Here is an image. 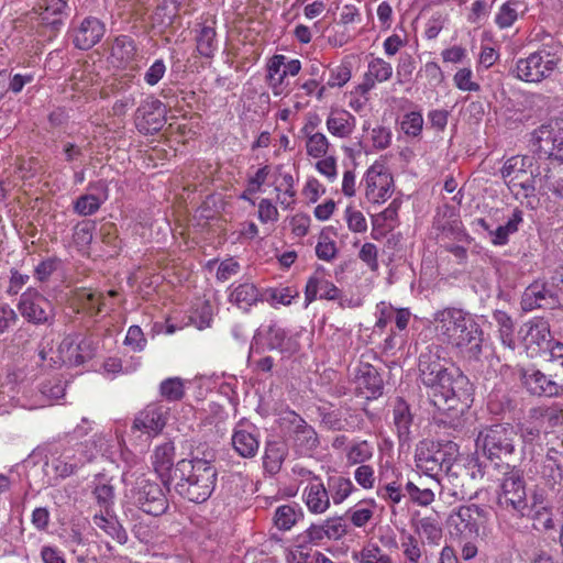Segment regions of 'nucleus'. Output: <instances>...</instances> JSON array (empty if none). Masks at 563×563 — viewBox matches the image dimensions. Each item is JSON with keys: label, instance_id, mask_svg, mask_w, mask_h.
<instances>
[{"label": "nucleus", "instance_id": "39", "mask_svg": "<svg viewBox=\"0 0 563 563\" xmlns=\"http://www.w3.org/2000/svg\"><path fill=\"white\" fill-rule=\"evenodd\" d=\"M412 421L413 416L409 405L402 398H397L393 406V423L400 442L409 440Z\"/></svg>", "mask_w": 563, "mask_h": 563}, {"label": "nucleus", "instance_id": "49", "mask_svg": "<svg viewBox=\"0 0 563 563\" xmlns=\"http://www.w3.org/2000/svg\"><path fill=\"white\" fill-rule=\"evenodd\" d=\"M285 457L286 449L283 444L276 442L267 443L263 456L264 470L272 475L278 473Z\"/></svg>", "mask_w": 563, "mask_h": 563}, {"label": "nucleus", "instance_id": "51", "mask_svg": "<svg viewBox=\"0 0 563 563\" xmlns=\"http://www.w3.org/2000/svg\"><path fill=\"white\" fill-rule=\"evenodd\" d=\"M405 492L411 503L421 507L431 505L435 498L432 487H426L422 484H416L411 481L405 484Z\"/></svg>", "mask_w": 563, "mask_h": 563}, {"label": "nucleus", "instance_id": "2", "mask_svg": "<svg viewBox=\"0 0 563 563\" xmlns=\"http://www.w3.org/2000/svg\"><path fill=\"white\" fill-rule=\"evenodd\" d=\"M437 340L464 358L478 360L483 351V330L475 318L466 310L445 307L432 316Z\"/></svg>", "mask_w": 563, "mask_h": 563}, {"label": "nucleus", "instance_id": "34", "mask_svg": "<svg viewBox=\"0 0 563 563\" xmlns=\"http://www.w3.org/2000/svg\"><path fill=\"white\" fill-rule=\"evenodd\" d=\"M340 294V289L333 283L316 274L311 276L306 284V307L314 301L318 296L320 299L336 300Z\"/></svg>", "mask_w": 563, "mask_h": 563}, {"label": "nucleus", "instance_id": "28", "mask_svg": "<svg viewBox=\"0 0 563 563\" xmlns=\"http://www.w3.org/2000/svg\"><path fill=\"white\" fill-rule=\"evenodd\" d=\"M104 31V25L99 19L88 16L75 31L74 44L80 49H89L102 38Z\"/></svg>", "mask_w": 563, "mask_h": 563}, {"label": "nucleus", "instance_id": "18", "mask_svg": "<svg viewBox=\"0 0 563 563\" xmlns=\"http://www.w3.org/2000/svg\"><path fill=\"white\" fill-rule=\"evenodd\" d=\"M166 108L156 98L145 99L136 110V126L141 132L154 133L162 129L165 123Z\"/></svg>", "mask_w": 563, "mask_h": 563}, {"label": "nucleus", "instance_id": "59", "mask_svg": "<svg viewBox=\"0 0 563 563\" xmlns=\"http://www.w3.org/2000/svg\"><path fill=\"white\" fill-rule=\"evenodd\" d=\"M141 366V358H132V365L123 366L122 361L118 357H109L103 363V371L110 375L129 374L136 371Z\"/></svg>", "mask_w": 563, "mask_h": 563}, {"label": "nucleus", "instance_id": "29", "mask_svg": "<svg viewBox=\"0 0 563 563\" xmlns=\"http://www.w3.org/2000/svg\"><path fill=\"white\" fill-rule=\"evenodd\" d=\"M302 501L312 515H323L331 506L330 496L323 481H314L302 489Z\"/></svg>", "mask_w": 563, "mask_h": 563}, {"label": "nucleus", "instance_id": "40", "mask_svg": "<svg viewBox=\"0 0 563 563\" xmlns=\"http://www.w3.org/2000/svg\"><path fill=\"white\" fill-rule=\"evenodd\" d=\"M75 302L90 317H96L106 307V295L90 288H80L75 294Z\"/></svg>", "mask_w": 563, "mask_h": 563}, {"label": "nucleus", "instance_id": "31", "mask_svg": "<svg viewBox=\"0 0 563 563\" xmlns=\"http://www.w3.org/2000/svg\"><path fill=\"white\" fill-rule=\"evenodd\" d=\"M400 563H431L426 544L412 533H402L399 539Z\"/></svg>", "mask_w": 563, "mask_h": 563}, {"label": "nucleus", "instance_id": "5", "mask_svg": "<svg viewBox=\"0 0 563 563\" xmlns=\"http://www.w3.org/2000/svg\"><path fill=\"white\" fill-rule=\"evenodd\" d=\"M517 432L510 423H496L481 429L475 440L476 450L488 460L501 461L514 455Z\"/></svg>", "mask_w": 563, "mask_h": 563}, {"label": "nucleus", "instance_id": "8", "mask_svg": "<svg viewBox=\"0 0 563 563\" xmlns=\"http://www.w3.org/2000/svg\"><path fill=\"white\" fill-rule=\"evenodd\" d=\"M303 333L302 329H286L276 322H272L267 327H262L254 335V345L252 350H276L282 354L292 355L300 350V338Z\"/></svg>", "mask_w": 563, "mask_h": 563}, {"label": "nucleus", "instance_id": "1", "mask_svg": "<svg viewBox=\"0 0 563 563\" xmlns=\"http://www.w3.org/2000/svg\"><path fill=\"white\" fill-rule=\"evenodd\" d=\"M443 349L432 344L419 356V377L428 389V396L439 410L450 411L468 398V378L459 368L450 366L442 356Z\"/></svg>", "mask_w": 563, "mask_h": 563}, {"label": "nucleus", "instance_id": "43", "mask_svg": "<svg viewBox=\"0 0 563 563\" xmlns=\"http://www.w3.org/2000/svg\"><path fill=\"white\" fill-rule=\"evenodd\" d=\"M328 493L330 501L334 505L343 504L357 489L351 478L343 475H334L328 478Z\"/></svg>", "mask_w": 563, "mask_h": 563}, {"label": "nucleus", "instance_id": "36", "mask_svg": "<svg viewBox=\"0 0 563 563\" xmlns=\"http://www.w3.org/2000/svg\"><path fill=\"white\" fill-rule=\"evenodd\" d=\"M356 384L366 398H377L383 393V379L371 364L360 366L356 374Z\"/></svg>", "mask_w": 563, "mask_h": 563}, {"label": "nucleus", "instance_id": "62", "mask_svg": "<svg viewBox=\"0 0 563 563\" xmlns=\"http://www.w3.org/2000/svg\"><path fill=\"white\" fill-rule=\"evenodd\" d=\"M95 225L90 222H80L74 229V242L79 249L87 247L93 238Z\"/></svg>", "mask_w": 563, "mask_h": 563}, {"label": "nucleus", "instance_id": "9", "mask_svg": "<svg viewBox=\"0 0 563 563\" xmlns=\"http://www.w3.org/2000/svg\"><path fill=\"white\" fill-rule=\"evenodd\" d=\"M456 448L448 443L440 445L430 441H422L416 449L415 462L418 470L439 485L437 476L442 471H450L455 460Z\"/></svg>", "mask_w": 563, "mask_h": 563}, {"label": "nucleus", "instance_id": "57", "mask_svg": "<svg viewBox=\"0 0 563 563\" xmlns=\"http://www.w3.org/2000/svg\"><path fill=\"white\" fill-rule=\"evenodd\" d=\"M42 15V20L51 24H55L57 19L55 16L60 15L67 7L66 0H41L38 3Z\"/></svg>", "mask_w": 563, "mask_h": 563}, {"label": "nucleus", "instance_id": "35", "mask_svg": "<svg viewBox=\"0 0 563 563\" xmlns=\"http://www.w3.org/2000/svg\"><path fill=\"white\" fill-rule=\"evenodd\" d=\"M550 299H552V291L548 288L547 283L536 280L525 289L520 305L522 310L532 311L547 307Z\"/></svg>", "mask_w": 563, "mask_h": 563}, {"label": "nucleus", "instance_id": "22", "mask_svg": "<svg viewBox=\"0 0 563 563\" xmlns=\"http://www.w3.org/2000/svg\"><path fill=\"white\" fill-rule=\"evenodd\" d=\"M231 443L234 451L241 457H254L260 449V434L256 427L247 423H239L233 430Z\"/></svg>", "mask_w": 563, "mask_h": 563}, {"label": "nucleus", "instance_id": "46", "mask_svg": "<svg viewBox=\"0 0 563 563\" xmlns=\"http://www.w3.org/2000/svg\"><path fill=\"white\" fill-rule=\"evenodd\" d=\"M351 556L354 563H394L376 542H366L360 550L352 551Z\"/></svg>", "mask_w": 563, "mask_h": 563}, {"label": "nucleus", "instance_id": "32", "mask_svg": "<svg viewBox=\"0 0 563 563\" xmlns=\"http://www.w3.org/2000/svg\"><path fill=\"white\" fill-rule=\"evenodd\" d=\"M539 150L563 163V131L554 133L548 125L540 126L534 132Z\"/></svg>", "mask_w": 563, "mask_h": 563}, {"label": "nucleus", "instance_id": "42", "mask_svg": "<svg viewBox=\"0 0 563 563\" xmlns=\"http://www.w3.org/2000/svg\"><path fill=\"white\" fill-rule=\"evenodd\" d=\"M93 525L104 531L109 537L124 544L128 541V534L124 528L120 525L118 519L110 514V511H101L96 514L92 518Z\"/></svg>", "mask_w": 563, "mask_h": 563}, {"label": "nucleus", "instance_id": "52", "mask_svg": "<svg viewBox=\"0 0 563 563\" xmlns=\"http://www.w3.org/2000/svg\"><path fill=\"white\" fill-rule=\"evenodd\" d=\"M498 325L499 339L504 346L515 350L514 323L511 318L504 311H496L493 316Z\"/></svg>", "mask_w": 563, "mask_h": 563}, {"label": "nucleus", "instance_id": "38", "mask_svg": "<svg viewBox=\"0 0 563 563\" xmlns=\"http://www.w3.org/2000/svg\"><path fill=\"white\" fill-rule=\"evenodd\" d=\"M276 200L279 206L287 210L296 203L295 179L288 172L278 168V177L275 183Z\"/></svg>", "mask_w": 563, "mask_h": 563}, {"label": "nucleus", "instance_id": "16", "mask_svg": "<svg viewBox=\"0 0 563 563\" xmlns=\"http://www.w3.org/2000/svg\"><path fill=\"white\" fill-rule=\"evenodd\" d=\"M364 184L365 197L369 202L383 203L393 194V176L384 164L371 165L364 175Z\"/></svg>", "mask_w": 563, "mask_h": 563}, {"label": "nucleus", "instance_id": "3", "mask_svg": "<svg viewBox=\"0 0 563 563\" xmlns=\"http://www.w3.org/2000/svg\"><path fill=\"white\" fill-rule=\"evenodd\" d=\"M174 477L176 492L189 501L200 504L214 490L217 470L206 459H184L176 464Z\"/></svg>", "mask_w": 563, "mask_h": 563}, {"label": "nucleus", "instance_id": "20", "mask_svg": "<svg viewBox=\"0 0 563 563\" xmlns=\"http://www.w3.org/2000/svg\"><path fill=\"white\" fill-rule=\"evenodd\" d=\"M88 189L93 192L81 195L74 202V211L81 217L95 214L109 199V188L104 180L89 183Z\"/></svg>", "mask_w": 563, "mask_h": 563}, {"label": "nucleus", "instance_id": "48", "mask_svg": "<svg viewBox=\"0 0 563 563\" xmlns=\"http://www.w3.org/2000/svg\"><path fill=\"white\" fill-rule=\"evenodd\" d=\"M302 517L303 514L297 505H282L275 510L274 522L277 529L288 531Z\"/></svg>", "mask_w": 563, "mask_h": 563}, {"label": "nucleus", "instance_id": "14", "mask_svg": "<svg viewBox=\"0 0 563 563\" xmlns=\"http://www.w3.org/2000/svg\"><path fill=\"white\" fill-rule=\"evenodd\" d=\"M529 357L541 356L552 344L550 324L542 318L526 322L519 331Z\"/></svg>", "mask_w": 563, "mask_h": 563}, {"label": "nucleus", "instance_id": "50", "mask_svg": "<svg viewBox=\"0 0 563 563\" xmlns=\"http://www.w3.org/2000/svg\"><path fill=\"white\" fill-rule=\"evenodd\" d=\"M216 30L211 26H202L197 36V51L202 57L211 58L218 51Z\"/></svg>", "mask_w": 563, "mask_h": 563}, {"label": "nucleus", "instance_id": "63", "mask_svg": "<svg viewBox=\"0 0 563 563\" xmlns=\"http://www.w3.org/2000/svg\"><path fill=\"white\" fill-rule=\"evenodd\" d=\"M316 254L320 260L331 261L336 255L335 242L330 239L324 232H321L319 241L316 246Z\"/></svg>", "mask_w": 563, "mask_h": 563}, {"label": "nucleus", "instance_id": "15", "mask_svg": "<svg viewBox=\"0 0 563 563\" xmlns=\"http://www.w3.org/2000/svg\"><path fill=\"white\" fill-rule=\"evenodd\" d=\"M528 157L512 156L508 158L500 169L501 177L515 195L522 194L528 197L534 190L532 173L527 170Z\"/></svg>", "mask_w": 563, "mask_h": 563}, {"label": "nucleus", "instance_id": "30", "mask_svg": "<svg viewBox=\"0 0 563 563\" xmlns=\"http://www.w3.org/2000/svg\"><path fill=\"white\" fill-rule=\"evenodd\" d=\"M522 220V212L519 209H515L507 222L496 229H493L485 219H477V224L488 233L494 245L501 246L508 243L509 235L518 231Z\"/></svg>", "mask_w": 563, "mask_h": 563}, {"label": "nucleus", "instance_id": "10", "mask_svg": "<svg viewBox=\"0 0 563 563\" xmlns=\"http://www.w3.org/2000/svg\"><path fill=\"white\" fill-rule=\"evenodd\" d=\"M126 497L143 512L155 517L165 514L169 506L165 490L147 478H139Z\"/></svg>", "mask_w": 563, "mask_h": 563}, {"label": "nucleus", "instance_id": "21", "mask_svg": "<svg viewBox=\"0 0 563 563\" xmlns=\"http://www.w3.org/2000/svg\"><path fill=\"white\" fill-rule=\"evenodd\" d=\"M167 415L168 409L165 406L158 404L148 405L135 417L133 428L147 435L155 437L166 426Z\"/></svg>", "mask_w": 563, "mask_h": 563}, {"label": "nucleus", "instance_id": "6", "mask_svg": "<svg viewBox=\"0 0 563 563\" xmlns=\"http://www.w3.org/2000/svg\"><path fill=\"white\" fill-rule=\"evenodd\" d=\"M92 355L90 342L80 334H68L56 349L40 351L41 360L49 367L78 366Z\"/></svg>", "mask_w": 563, "mask_h": 563}, {"label": "nucleus", "instance_id": "55", "mask_svg": "<svg viewBox=\"0 0 563 563\" xmlns=\"http://www.w3.org/2000/svg\"><path fill=\"white\" fill-rule=\"evenodd\" d=\"M423 122V117L420 111H411L402 117L400 129L407 136L417 137L422 132Z\"/></svg>", "mask_w": 563, "mask_h": 563}, {"label": "nucleus", "instance_id": "33", "mask_svg": "<svg viewBox=\"0 0 563 563\" xmlns=\"http://www.w3.org/2000/svg\"><path fill=\"white\" fill-rule=\"evenodd\" d=\"M229 301L238 308L247 311L261 299L258 288L250 282L233 283L228 288Z\"/></svg>", "mask_w": 563, "mask_h": 563}, {"label": "nucleus", "instance_id": "11", "mask_svg": "<svg viewBox=\"0 0 563 563\" xmlns=\"http://www.w3.org/2000/svg\"><path fill=\"white\" fill-rule=\"evenodd\" d=\"M498 506L514 515L523 516L528 508L527 493L521 472L512 467L505 474L498 494Z\"/></svg>", "mask_w": 563, "mask_h": 563}, {"label": "nucleus", "instance_id": "25", "mask_svg": "<svg viewBox=\"0 0 563 563\" xmlns=\"http://www.w3.org/2000/svg\"><path fill=\"white\" fill-rule=\"evenodd\" d=\"M175 445L167 441L157 445L152 455L153 467L165 486H169L174 477Z\"/></svg>", "mask_w": 563, "mask_h": 563}, {"label": "nucleus", "instance_id": "61", "mask_svg": "<svg viewBox=\"0 0 563 563\" xmlns=\"http://www.w3.org/2000/svg\"><path fill=\"white\" fill-rule=\"evenodd\" d=\"M322 523L329 540H340L346 534V525L341 517L328 518Z\"/></svg>", "mask_w": 563, "mask_h": 563}, {"label": "nucleus", "instance_id": "64", "mask_svg": "<svg viewBox=\"0 0 563 563\" xmlns=\"http://www.w3.org/2000/svg\"><path fill=\"white\" fill-rule=\"evenodd\" d=\"M146 338L139 325H131L128 329L126 335L124 338V344L131 347L134 352H141L146 346Z\"/></svg>", "mask_w": 563, "mask_h": 563}, {"label": "nucleus", "instance_id": "23", "mask_svg": "<svg viewBox=\"0 0 563 563\" xmlns=\"http://www.w3.org/2000/svg\"><path fill=\"white\" fill-rule=\"evenodd\" d=\"M376 495L391 506L399 505L406 497L401 473L394 468L390 474L382 472L376 486Z\"/></svg>", "mask_w": 563, "mask_h": 563}, {"label": "nucleus", "instance_id": "27", "mask_svg": "<svg viewBox=\"0 0 563 563\" xmlns=\"http://www.w3.org/2000/svg\"><path fill=\"white\" fill-rule=\"evenodd\" d=\"M325 126L332 136L347 139L356 128V118L345 109L331 108L325 120Z\"/></svg>", "mask_w": 563, "mask_h": 563}, {"label": "nucleus", "instance_id": "54", "mask_svg": "<svg viewBox=\"0 0 563 563\" xmlns=\"http://www.w3.org/2000/svg\"><path fill=\"white\" fill-rule=\"evenodd\" d=\"M473 70L471 67H462L453 75L454 86L464 92H478L481 85L473 79Z\"/></svg>", "mask_w": 563, "mask_h": 563}, {"label": "nucleus", "instance_id": "24", "mask_svg": "<svg viewBox=\"0 0 563 563\" xmlns=\"http://www.w3.org/2000/svg\"><path fill=\"white\" fill-rule=\"evenodd\" d=\"M393 66L382 57H374L367 64L362 82L355 88L356 93L367 95L377 84L388 81L393 76Z\"/></svg>", "mask_w": 563, "mask_h": 563}, {"label": "nucleus", "instance_id": "13", "mask_svg": "<svg viewBox=\"0 0 563 563\" xmlns=\"http://www.w3.org/2000/svg\"><path fill=\"white\" fill-rule=\"evenodd\" d=\"M301 70V62L283 54H275L266 63V81L274 96L286 90V78L295 77Z\"/></svg>", "mask_w": 563, "mask_h": 563}, {"label": "nucleus", "instance_id": "12", "mask_svg": "<svg viewBox=\"0 0 563 563\" xmlns=\"http://www.w3.org/2000/svg\"><path fill=\"white\" fill-rule=\"evenodd\" d=\"M18 310L34 324H51L55 317L52 302L34 288H27L20 296Z\"/></svg>", "mask_w": 563, "mask_h": 563}, {"label": "nucleus", "instance_id": "7", "mask_svg": "<svg viewBox=\"0 0 563 563\" xmlns=\"http://www.w3.org/2000/svg\"><path fill=\"white\" fill-rule=\"evenodd\" d=\"M560 62L561 56L556 52L542 47L527 57L519 58L512 74L521 81L539 84L553 75Z\"/></svg>", "mask_w": 563, "mask_h": 563}, {"label": "nucleus", "instance_id": "26", "mask_svg": "<svg viewBox=\"0 0 563 563\" xmlns=\"http://www.w3.org/2000/svg\"><path fill=\"white\" fill-rule=\"evenodd\" d=\"M286 419L291 424L294 441L302 453H308L319 445L317 432L299 415L290 411Z\"/></svg>", "mask_w": 563, "mask_h": 563}, {"label": "nucleus", "instance_id": "53", "mask_svg": "<svg viewBox=\"0 0 563 563\" xmlns=\"http://www.w3.org/2000/svg\"><path fill=\"white\" fill-rule=\"evenodd\" d=\"M305 147L308 156L313 158H322L328 154L330 142L324 133H313L311 135L305 136Z\"/></svg>", "mask_w": 563, "mask_h": 563}, {"label": "nucleus", "instance_id": "4", "mask_svg": "<svg viewBox=\"0 0 563 563\" xmlns=\"http://www.w3.org/2000/svg\"><path fill=\"white\" fill-rule=\"evenodd\" d=\"M103 437L95 434L90 440L51 453L44 464V472L51 481L64 479L86 464L92 462L103 445Z\"/></svg>", "mask_w": 563, "mask_h": 563}, {"label": "nucleus", "instance_id": "58", "mask_svg": "<svg viewBox=\"0 0 563 563\" xmlns=\"http://www.w3.org/2000/svg\"><path fill=\"white\" fill-rule=\"evenodd\" d=\"M353 477L355 483L365 490H371L377 486L375 470L369 464L357 465L353 472Z\"/></svg>", "mask_w": 563, "mask_h": 563}, {"label": "nucleus", "instance_id": "17", "mask_svg": "<svg viewBox=\"0 0 563 563\" xmlns=\"http://www.w3.org/2000/svg\"><path fill=\"white\" fill-rule=\"evenodd\" d=\"M477 515V508L473 506H461L454 510L448 518L450 536L460 542L476 539L479 533Z\"/></svg>", "mask_w": 563, "mask_h": 563}, {"label": "nucleus", "instance_id": "45", "mask_svg": "<svg viewBox=\"0 0 563 563\" xmlns=\"http://www.w3.org/2000/svg\"><path fill=\"white\" fill-rule=\"evenodd\" d=\"M92 494L101 511H110L114 504V487L104 474H97L93 479Z\"/></svg>", "mask_w": 563, "mask_h": 563}, {"label": "nucleus", "instance_id": "41", "mask_svg": "<svg viewBox=\"0 0 563 563\" xmlns=\"http://www.w3.org/2000/svg\"><path fill=\"white\" fill-rule=\"evenodd\" d=\"M347 465L367 464L374 456V444L367 440L354 439L344 449Z\"/></svg>", "mask_w": 563, "mask_h": 563}, {"label": "nucleus", "instance_id": "19", "mask_svg": "<svg viewBox=\"0 0 563 563\" xmlns=\"http://www.w3.org/2000/svg\"><path fill=\"white\" fill-rule=\"evenodd\" d=\"M521 380L532 395L544 397L563 396V384L555 382L539 369H525L521 373Z\"/></svg>", "mask_w": 563, "mask_h": 563}, {"label": "nucleus", "instance_id": "56", "mask_svg": "<svg viewBox=\"0 0 563 563\" xmlns=\"http://www.w3.org/2000/svg\"><path fill=\"white\" fill-rule=\"evenodd\" d=\"M159 391L169 401L180 400L185 394L183 379L179 377L164 379L159 385Z\"/></svg>", "mask_w": 563, "mask_h": 563}, {"label": "nucleus", "instance_id": "47", "mask_svg": "<svg viewBox=\"0 0 563 563\" xmlns=\"http://www.w3.org/2000/svg\"><path fill=\"white\" fill-rule=\"evenodd\" d=\"M376 507L377 505L375 499H363L351 507L346 511V516L354 527L362 528L372 520Z\"/></svg>", "mask_w": 563, "mask_h": 563}, {"label": "nucleus", "instance_id": "37", "mask_svg": "<svg viewBox=\"0 0 563 563\" xmlns=\"http://www.w3.org/2000/svg\"><path fill=\"white\" fill-rule=\"evenodd\" d=\"M136 46L128 35H120L114 38L110 51V63L118 68L126 67L134 60Z\"/></svg>", "mask_w": 563, "mask_h": 563}, {"label": "nucleus", "instance_id": "60", "mask_svg": "<svg viewBox=\"0 0 563 563\" xmlns=\"http://www.w3.org/2000/svg\"><path fill=\"white\" fill-rule=\"evenodd\" d=\"M310 551L311 548L296 537L295 544L286 551V561L287 563H308Z\"/></svg>", "mask_w": 563, "mask_h": 563}, {"label": "nucleus", "instance_id": "44", "mask_svg": "<svg viewBox=\"0 0 563 563\" xmlns=\"http://www.w3.org/2000/svg\"><path fill=\"white\" fill-rule=\"evenodd\" d=\"M526 10L527 5L521 0H508L499 7L495 15V23L499 29H508Z\"/></svg>", "mask_w": 563, "mask_h": 563}]
</instances>
